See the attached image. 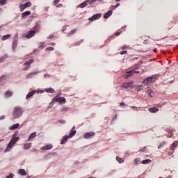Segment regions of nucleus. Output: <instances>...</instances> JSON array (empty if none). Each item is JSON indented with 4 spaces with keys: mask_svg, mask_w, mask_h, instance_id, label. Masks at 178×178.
Listing matches in <instances>:
<instances>
[{
    "mask_svg": "<svg viewBox=\"0 0 178 178\" xmlns=\"http://www.w3.org/2000/svg\"><path fill=\"white\" fill-rule=\"evenodd\" d=\"M24 112V110H23V108L15 106L13 111V119H18V118H20L23 115V113Z\"/></svg>",
    "mask_w": 178,
    "mask_h": 178,
    "instance_id": "nucleus-1",
    "label": "nucleus"
},
{
    "mask_svg": "<svg viewBox=\"0 0 178 178\" xmlns=\"http://www.w3.org/2000/svg\"><path fill=\"white\" fill-rule=\"evenodd\" d=\"M139 69V65H134L129 71L127 72V76L130 77V76H133V74H136V73H140V71H138Z\"/></svg>",
    "mask_w": 178,
    "mask_h": 178,
    "instance_id": "nucleus-2",
    "label": "nucleus"
},
{
    "mask_svg": "<svg viewBox=\"0 0 178 178\" xmlns=\"http://www.w3.org/2000/svg\"><path fill=\"white\" fill-rule=\"evenodd\" d=\"M18 140H20L19 137L13 138L8 143V145H7L6 148L5 149V152H9V151L12 149L15 144L17 143Z\"/></svg>",
    "mask_w": 178,
    "mask_h": 178,
    "instance_id": "nucleus-3",
    "label": "nucleus"
},
{
    "mask_svg": "<svg viewBox=\"0 0 178 178\" xmlns=\"http://www.w3.org/2000/svg\"><path fill=\"white\" fill-rule=\"evenodd\" d=\"M76 133H77L76 131H72V132L70 133L69 136L65 135L64 137H63L60 144L61 145L65 144L66 141H67L69 138H72V137H74V136H76Z\"/></svg>",
    "mask_w": 178,
    "mask_h": 178,
    "instance_id": "nucleus-4",
    "label": "nucleus"
},
{
    "mask_svg": "<svg viewBox=\"0 0 178 178\" xmlns=\"http://www.w3.org/2000/svg\"><path fill=\"white\" fill-rule=\"evenodd\" d=\"M53 101H55L56 102H59V104H66V99L65 97H59V95L56 96L54 99Z\"/></svg>",
    "mask_w": 178,
    "mask_h": 178,
    "instance_id": "nucleus-5",
    "label": "nucleus"
},
{
    "mask_svg": "<svg viewBox=\"0 0 178 178\" xmlns=\"http://www.w3.org/2000/svg\"><path fill=\"white\" fill-rule=\"evenodd\" d=\"M133 81L131 82H127V83H124L121 87L122 88H131V90H133V88H134V85H133Z\"/></svg>",
    "mask_w": 178,
    "mask_h": 178,
    "instance_id": "nucleus-6",
    "label": "nucleus"
},
{
    "mask_svg": "<svg viewBox=\"0 0 178 178\" xmlns=\"http://www.w3.org/2000/svg\"><path fill=\"white\" fill-rule=\"evenodd\" d=\"M33 62H34V60L33 59H30L28 61H26L24 65L25 66L24 68H23V70L26 71L28 69H30L31 67V63H33Z\"/></svg>",
    "mask_w": 178,
    "mask_h": 178,
    "instance_id": "nucleus-7",
    "label": "nucleus"
},
{
    "mask_svg": "<svg viewBox=\"0 0 178 178\" xmlns=\"http://www.w3.org/2000/svg\"><path fill=\"white\" fill-rule=\"evenodd\" d=\"M153 81L154 78L152 76H149L144 79L143 83L145 86H149V84H151V83H152Z\"/></svg>",
    "mask_w": 178,
    "mask_h": 178,
    "instance_id": "nucleus-8",
    "label": "nucleus"
},
{
    "mask_svg": "<svg viewBox=\"0 0 178 178\" xmlns=\"http://www.w3.org/2000/svg\"><path fill=\"white\" fill-rule=\"evenodd\" d=\"M35 31H30L29 32L24 34V37H26V38L28 40H30V38L35 35Z\"/></svg>",
    "mask_w": 178,
    "mask_h": 178,
    "instance_id": "nucleus-9",
    "label": "nucleus"
},
{
    "mask_svg": "<svg viewBox=\"0 0 178 178\" xmlns=\"http://www.w3.org/2000/svg\"><path fill=\"white\" fill-rule=\"evenodd\" d=\"M101 17V14H95L93 16H92L90 18H89V20L91 22L94 20H98V19H100Z\"/></svg>",
    "mask_w": 178,
    "mask_h": 178,
    "instance_id": "nucleus-10",
    "label": "nucleus"
},
{
    "mask_svg": "<svg viewBox=\"0 0 178 178\" xmlns=\"http://www.w3.org/2000/svg\"><path fill=\"white\" fill-rule=\"evenodd\" d=\"M134 88L136 90V91L140 92V91H141V90H143L144 87L143 86V85H135L134 86Z\"/></svg>",
    "mask_w": 178,
    "mask_h": 178,
    "instance_id": "nucleus-11",
    "label": "nucleus"
},
{
    "mask_svg": "<svg viewBox=\"0 0 178 178\" xmlns=\"http://www.w3.org/2000/svg\"><path fill=\"white\" fill-rule=\"evenodd\" d=\"M88 2H90V0L85 1L83 3L79 4L78 6V8H81V9H83V8H86V6H87V5H88Z\"/></svg>",
    "mask_w": 178,
    "mask_h": 178,
    "instance_id": "nucleus-12",
    "label": "nucleus"
},
{
    "mask_svg": "<svg viewBox=\"0 0 178 178\" xmlns=\"http://www.w3.org/2000/svg\"><path fill=\"white\" fill-rule=\"evenodd\" d=\"M19 126H20V124L19 123L14 124L8 127V130H15V129H19Z\"/></svg>",
    "mask_w": 178,
    "mask_h": 178,
    "instance_id": "nucleus-13",
    "label": "nucleus"
},
{
    "mask_svg": "<svg viewBox=\"0 0 178 178\" xmlns=\"http://www.w3.org/2000/svg\"><path fill=\"white\" fill-rule=\"evenodd\" d=\"M94 136H95V133L88 132L84 134V138H90V137H94Z\"/></svg>",
    "mask_w": 178,
    "mask_h": 178,
    "instance_id": "nucleus-14",
    "label": "nucleus"
},
{
    "mask_svg": "<svg viewBox=\"0 0 178 178\" xmlns=\"http://www.w3.org/2000/svg\"><path fill=\"white\" fill-rule=\"evenodd\" d=\"M52 145H47L44 147H42L40 149H42L43 151H48L49 149H51Z\"/></svg>",
    "mask_w": 178,
    "mask_h": 178,
    "instance_id": "nucleus-15",
    "label": "nucleus"
},
{
    "mask_svg": "<svg viewBox=\"0 0 178 178\" xmlns=\"http://www.w3.org/2000/svg\"><path fill=\"white\" fill-rule=\"evenodd\" d=\"M38 73H40V72H38V71L31 72L26 75V79H31V77H33V76H34L35 74H38Z\"/></svg>",
    "mask_w": 178,
    "mask_h": 178,
    "instance_id": "nucleus-16",
    "label": "nucleus"
},
{
    "mask_svg": "<svg viewBox=\"0 0 178 178\" xmlns=\"http://www.w3.org/2000/svg\"><path fill=\"white\" fill-rule=\"evenodd\" d=\"M112 13L113 12L111 10H108L106 13L104 15V19H108L110 16H112Z\"/></svg>",
    "mask_w": 178,
    "mask_h": 178,
    "instance_id": "nucleus-17",
    "label": "nucleus"
},
{
    "mask_svg": "<svg viewBox=\"0 0 178 178\" xmlns=\"http://www.w3.org/2000/svg\"><path fill=\"white\" fill-rule=\"evenodd\" d=\"M17 47V40L15 39L13 42V44H12L13 51H15V49H16Z\"/></svg>",
    "mask_w": 178,
    "mask_h": 178,
    "instance_id": "nucleus-18",
    "label": "nucleus"
},
{
    "mask_svg": "<svg viewBox=\"0 0 178 178\" xmlns=\"http://www.w3.org/2000/svg\"><path fill=\"white\" fill-rule=\"evenodd\" d=\"M35 94V90H33L32 92H29L26 97V99H29V98H31L33 95Z\"/></svg>",
    "mask_w": 178,
    "mask_h": 178,
    "instance_id": "nucleus-19",
    "label": "nucleus"
},
{
    "mask_svg": "<svg viewBox=\"0 0 178 178\" xmlns=\"http://www.w3.org/2000/svg\"><path fill=\"white\" fill-rule=\"evenodd\" d=\"M177 147V141H175L172 145L170 147V151H174L175 148Z\"/></svg>",
    "mask_w": 178,
    "mask_h": 178,
    "instance_id": "nucleus-20",
    "label": "nucleus"
},
{
    "mask_svg": "<svg viewBox=\"0 0 178 178\" xmlns=\"http://www.w3.org/2000/svg\"><path fill=\"white\" fill-rule=\"evenodd\" d=\"M30 15H31V12H30V11L24 12L22 14V19H24V17H26V16H30Z\"/></svg>",
    "mask_w": 178,
    "mask_h": 178,
    "instance_id": "nucleus-21",
    "label": "nucleus"
},
{
    "mask_svg": "<svg viewBox=\"0 0 178 178\" xmlns=\"http://www.w3.org/2000/svg\"><path fill=\"white\" fill-rule=\"evenodd\" d=\"M44 91L46 92H48L49 94H54V92H55V90H54V88H46L44 90Z\"/></svg>",
    "mask_w": 178,
    "mask_h": 178,
    "instance_id": "nucleus-22",
    "label": "nucleus"
},
{
    "mask_svg": "<svg viewBox=\"0 0 178 178\" xmlns=\"http://www.w3.org/2000/svg\"><path fill=\"white\" fill-rule=\"evenodd\" d=\"M36 136H37V133L33 132L32 134H31L29 135V137L27 141H30L31 140V138H34Z\"/></svg>",
    "mask_w": 178,
    "mask_h": 178,
    "instance_id": "nucleus-23",
    "label": "nucleus"
},
{
    "mask_svg": "<svg viewBox=\"0 0 178 178\" xmlns=\"http://www.w3.org/2000/svg\"><path fill=\"white\" fill-rule=\"evenodd\" d=\"M18 173L19 175H21V176H26L27 175V173L26 172V170L24 169H20L18 172Z\"/></svg>",
    "mask_w": 178,
    "mask_h": 178,
    "instance_id": "nucleus-24",
    "label": "nucleus"
},
{
    "mask_svg": "<svg viewBox=\"0 0 178 178\" xmlns=\"http://www.w3.org/2000/svg\"><path fill=\"white\" fill-rule=\"evenodd\" d=\"M6 98H9L10 97H12V92L8 90L4 94Z\"/></svg>",
    "mask_w": 178,
    "mask_h": 178,
    "instance_id": "nucleus-25",
    "label": "nucleus"
},
{
    "mask_svg": "<svg viewBox=\"0 0 178 178\" xmlns=\"http://www.w3.org/2000/svg\"><path fill=\"white\" fill-rule=\"evenodd\" d=\"M116 161H118V163H123V162H124V159H123L118 156L116 157Z\"/></svg>",
    "mask_w": 178,
    "mask_h": 178,
    "instance_id": "nucleus-26",
    "label": "nucleus"
},
{
    "mask_svg": "<svg viewBox=\"0 0 178 178\" xmlns=\"http://www.w3.org/2000/svg\"><path fill=\"white\" fill-rule=\"evenodd\" d=\"M166 145V142L163 141L160 143L159 146L158 147L159 149H161V148H163Z\"/></svg>",
    "mask_w": 178,
    "mask_h": 178,
    "instance_id": "nucleus-27",
    "label": "nucleus"
},
{
    "mask_svg": "<svg viewBox=\"0 0 178 178\" xmlns=\"http://www.w3.org/2000/svg\"><path fill=\"white\" fill-rule=\"evenodd\" d=\"M148 111L151 113H156V108L155 107H152V108H149L148 109Z\"/></svg>",
    "mask_w": 178,
    "mask_h": 178,
    "instance_id": "nucleus-28",
    "label": "nucleus"
},
{
    "mask_svg": "<svg viewBox=\"0 0 178 178\" xmlns=\"http://www.w3.org/2000/svg\"><path fill=\"white\" fill-rule=\"evenodd\" d=\"M10 35L7 34L6 35H3L1 38L2 41H6V40H8V38H10Z\"/></svg>",
    "mask_w": 178,
    "mask_h": 178,
    "instance_id": "nucleus-29",
    "label": "nucleus"
},
{
    "mask_svg": "<svg viewBox=\"0 0 178 178\" xmlns=\"http://www.w3.org/2000/svg\"><path fill=\"white\" fill-rule=\"evenodd\" d=\"M24 149H29V148H31V143H26L24 145Z\"/></svg>",
    "mask_w": 178,
    "mask_h": 178,
    "instance_id": "nucleus-30",
    "label": "nucleus"
},
{
    "mask_svg": "<svg viewBox=\"0 0 178 178\" xmlns=\"http://www.w3.org/2000/svg\"><path fill=\"white\" fill-rule=\"evenodd\" d=\"M172 29H173V23L170 22V23L168 24L167 31H169V30H172Z\"/></svg>",
    "mask_w": 178,
    "mask_h": 178,
    "instance_id": "nucleus-31",
    "label": "nucleus"
},
{
    "mask_svg": "<svg viewBox=\"0 0 178 178\" xmlns=\"http://www.w3.org/2000/svg\"><path fill=\"white\" fill-rule=\"evenodd\" d=\"M150 162H151V160L146 159V160L142 161L141 163H143V165H147V164L149 163Z\"/></svg>",
    "mask_w": 178,
    "mask_h": 178,
    "instance_id": "nucleus-32",
    "label": "nucleus"
},
{
    "mask_svg": "<svg viewBox=\"0 0 178 178\" xmlns=\"http://www.w3.org/2000/svg\"><path fill=\"white\" fill-rule=\"evenodd\" d=\"M146 92L149 95V97H152V90H151L149 88H147Z\"/></svg>",
    "mask_w": 178,
    "mask_h": 178,
    "instance_id": "nucleus-33",
    "label": "nucleus"
},
{
    "mask_svg": "<svg viewBox=\"0 0 178 178\" xmlns=\"http://www.w3.org/2000/svg\"><path fill=\"white\" fill-rule=\"evenodd\" d=\"M77 31L76 29H72L70 33H68L69 35H73V34H74V33H76Z\"/></svg>",
    "mask_w": 178,
    "mask_h": 178,
    "instance_id": "nucleus-34",
    "label": "nucleus"
},
{
    "mask_svg": "<svg viewBox=\"0 0 178 178\" xmlns=\"http://www.w3.org/2000/svg\"><path fill=\"white\" fill-rule=\"evenodd\" d=\"M134 163H136L137 165H138V163H141V159L139 158L135 159Z\"/></svg>",
    "mask_w": 178,
    "mask_h": 178,
    "instance_id": "nucleus-35",
    "label": "nucleus"
},
{
    "mask_svg": "<svg viewBox=\"0 0 178 178\" xmlns=\"http://www.w3.org/2000/svg\"><path fill=\"white\" fill-rule=\"evenodd\" d=\"M26 8L25 7V6L24 4L21 5L19 6V10L20 12H23V10H24V9H26Z\"/></svg>",
    "mask_w": 178,
    "mask_h": 178,
    "instance_id": "nucleus-36",
    "label": "nucleus"
},
{
    "mask_svg": "<svg viewBox=\"0 0 178 178\" xmlns=\"http://www.w3.org/2000/svg\"><path fill=\"white\" fill-rule=\"evenodd\" d=\"M24 5L25 6V8H30V6H31V2L29 1Z\"/></svg>",
    "mask_w": 178,
    "mask_h": 178,
    "instance_id": "nucleus-37",
    "label": "nucleus"
},
{
    "mask_svg": "<svg viewBox=\"0 0 178 178\" xmlns=\"http://www.w3.org/2000/svg\"><path fill=\"white\" fill-rule=\"evenodd\" d=\"M0 5H1V6L6 5V0H0Z\"/></svg>",
    "mask_w": 178,
    "mask_h": 178,
    "instance_id": "nucleus-38",
    "label": "nucleus"
},
{
    "mask_svg": "<svg viewBox=\"0 0 178 178\" xmlns=\"http://www.w3.org/2000/svg\"><path fill=\"white\" fill-rule=\"evenodd\" d=\"M120 6V3H117L116 5L112 6L111 8H114V9H116L117 8H119Z\"/></svg>",
    "mask_w": 178,
    "mask_h": 178,
    "instance_id": "nucleus-39",
    "label": "nucleus"
},
{
    "mask_svg": "<svg viewBox=\"0 0 178 178\" xmlns=\"http://www.w3.org/2000/svg\"><path fill=\"white\" fill-rule=\"evenodd\" d=\"M17 134H19V132L15 131L13 135V138H17V137H16V136H17Z\"/></svg>",
    "mask_w": 178,
    "mask_h": 178,
    "instance_id": "nucleus-40",
    "label": "nucleus"
},
{
    "mask_svg": "<svg viewBox=\"0 0 178 178\" xmlns=\"http://www.w3.org/2000/svg\"><path fill=\"white\" fill-rule=\"evenodd\" d=\"M54 47H47L46 49H45V51H54Z\"/></svg>",
    "mask_w": 178,
    "mask_h": 178,
    "instance_id": "nucleus-41",
    "label": "nucleus"
},
{
    "mask_svg": "<svg viewBox=\"0 0 178 178\" xmlns=\"http://www.w3.org/2000/svg\"><path fill=\"white\" fill-rule=\"evenodd\" d=\"M55 102H56V101H54V99H52V101L50 102L49 105H50V108L51 106H54V104H55Z\"/></svg>",
    "mask_w": 178,
    "mask_h": 178,
    "instance_id": "nucleus-42",
    "label": "nucleus"
},
{
    "mask_svg": "<svg viewBox=\"0 0 178 178\" xmlns=\"http://www.w3.org/2000/svg\"><path fill=\"white\" fill-rule=\"evenodd\" d=\"M15 177V175L13 173L10 174L8 176L6 177V178H13Z\"/></svg>",
    "mask_w": 178,
    "mask_h": 178,
    "instance_id": "nucleus-43",
    "label": "nucleus"
},
{
    "mask_svg": "<svg viewBox=\"0 0 178 178\" xmlns=\"http://www.w3.org/2000/svg\"><path fill=\"white\" fill-rule=\"evenodd\" d=\"M128 48H129V46L125 44L121 47V49H127Z\"/></svg>",
    "mask_w": 178,
    "mask_h": 178,
    "instance_id": "nucleus-44",
    "label": "nucleus"
},
{
    "mask_svg": "<svg viewBox=\"0 0 178 178\" xmlns=\"http://www.w3.org/2000/svg\"><path fill=\"white\" fill-rule=\"evenodd\" d=\"M97 0H91V1H89L88 3L89 5H92V3H94V2H97Z\"/></svg>",
    "mask_w": 178,
    "mask_h": 178,
    "instance_id": "nucleus-45",
    "label": "nucleus"
},
{
    "mask_svg": "<svg viewBox=\"0 0 178 178\" xmlns=\"http://www.w3.org/2000/svg\"><path fill=\"white\" fill-rule=\"evenodd\" d=\"M172 136H173V134L172 132L169 133L168 135H167V137L168 138H170V137H172Z\"/></svg>",
    "mask_w": 178,
    "mask_h": 178,
    "instance_id": "nucleus-46",
    "label": "nucleus"
},
{
    "mask_svg": "<svg viewBox=\"0 0 178 178\" xmlns=\"http://www.w3.org/2000/svg\"><path fill=\"white\" fill-rule=\"evenodd\" d=\"M165 131H167L168 133H172L173 130L170 129H166Z\"/></svg>",
    "mask_w": 178,
    "mask_h": 178,
    "instance_id": "nucleus-47",
    "label": "nucleus"
},
{
    "mask_svg": "<svg viewBox=\"0 0 178 178\" xmlns=\"http://www.w3.org/2000/svg\"><path fill=\"white\" fill-rule=\"evenodd\" d=\"M125 54H127V51H122L120 52V55H125Z\"/></svg>",
    "mask_w": 178,
    "mask_h": 178,
    "instance_id": "nucleus-48",
    "label": "nucleus"
},
{
    "mask_svg": "<svg viewBox=\"0 0 178 178\" xmlns=\"http://www.w3.org/2000/svg\"><path fill=\"white\" fill-rule=\"evenodd\" d=\"M65 111H67V107H63V108L61 109V112H65Z\"/></svg>",
    "mask_w": 178,
    "mask_h": 178,
    "instance_id": "nucleus-49",
    "label": "nucleus"
},
{
    "mask_svg": "<svg viewBox=\"0 0 178 178\" xmlns=\"http://www.w3.org/2000/svg\"><path fill=\"white\" fill-rule=\"evenodd\" d=\"M52 38H54V35H50L49 37H47L48 40H52Z\"/></svg>",
    "mask_w": 178,
    "mask_h": 178,
    "instance_id": "nucleus-50",
    "label": "nucleus"
},
{
    "mask_svg": "<svg viewBox=\"0 0 178 178\" xmlns=\"http://www.w3.org/2000/svg\"><path fill=\"white\" fill-rule=\"evenodd\" d=\"M59 1L60 0H54V5H58V3H59Z\"/></svg>",
    "mask_w": 178,
    "mask_h": 178,
    "instance_id": "nucleus-51",
    "label": "nucleus"
},
{
    "mask_svg": "<svg viewBox=\"0 0 178 178\" xmlns=\"http://www.w3.org/2000/svg\"><path fill=\"white\" fill-rule=\"evenodd\" d=\"M74 129H76V126H74V127H72V129L71 131H70V133H72V131H76V130H74Z\"/></svg>",
    "mask_w": 178,
    "mask_h": 178,
    "instance_id": "nucleus-52",
    "label": "nucleus"
},
{
    "mask_svg": "<svg viewBox=\"0 0 178 178\" xmlns=\"http://www.w3.org/2000/svg\"><path fill=\"white\" fill-rule=\"evenodd\" d=\"M3 119H5V115H1L0 117V120H3Z\"/></svg>",
    "mask_w": 178,
    "mask_h": 178,
    "instance_id": "nucleus-53",
    "label": "nucleus"
},
{
    "mask_svg": "<svg viewBox=\"0 0 178 178\" xmlns=\"http://www.w3.org/2000/svg\"><path fill=\"white\" fill-rule=\"evenodd\" d=\"M39 48H40V49H42L44 48V45L40 44V45L39 46Z\"/></svg>",
    "mask_w": 178,
    "mask_h": 178,
    "instance_id": "nucleus-54",
    "label": "nucleus"
},
{
    "mask_svg": "<svg viewBox=\"0 0 178 178\" xmlns=\"http://www.w3.org/2000/svg\"><path fill=\"white\" fill-rule=\"evenodd\" d=\"M63 5L62 4H58L56 6V8H62Z\"/></svg>",
    "mask_w": 178,
    "mask_h": 178,
    "instance_id": "nucleus-55",
    "label": "nucleus"
},
{
    "mask_svg": "<svg viewBox=\"0 0 178 178\" xmlns=\"http://www.w3.org/2000/svg\"><path fill=\"white\" fill-rule=\"evenodd\" d=\"M4 77H5V75L1 76L0 78V80H3Z\"/></svg>",
    "mask_w": 178,
    "mask_h": 178,
    "instance_id": "nucleus-56",
    "label": "nucleus"
},
{
    "mask_svg": "<svg viewBox=\"0 0 178 178\" xmlns=\"http://www.w3.org/2000/svg\"><path fill=\"white\" fill-rule=\"evenodd\" d=\"M120 35V32H116L115 33V35Z\"/></svg>",
    "mask_w": 178,
    "mask_h": 178,
    "instance_id": "nucleus-57",
    "label": "nucleus"
},
{
    "mask_svg": "<svg viewBox=\"0 0 178 178\" xmlns=\"http://www.w3.org/2000/svg\"><path fill=\"white\" fill-rule=\"evenodd\" d=\"M44 76V77H47V76H48V77L49 76V75L47 74H45Z\"/></svg>",
    "mask_w": 178,
    "mask_h": 178,
    "instance_id": "nucleus-58",
    "label": "nucleus"
},
{
    "mask_svg": "<svg viewBox=\"0 0 178 178\" xmlns=\"http://www.w3.org/2000/svg\"><path fill=\"white\" fill-rule=\"evenodd\" d=\"M111 9H113V10H115V7H112V6H111Z\"/></svg>",
    "mask_w": 178,
    "mask_h": 178,
    "instance_id": "nucleus-59",
    "label": "nucleus"
},
{
    "mask_svg": "<svg viewBox=\"0 0 178 178\" xmlns=\"http://www.w3.org/2000/svg\"><path fill=\"white\" fill-rule=\"evenodd\" d=\"M50 45H56V44L53 42V43H51Z\"/></svg>",
    "mask_w": 178,
    "mask_h": 178,
    "instance_id": "nucleus-60",
    "label": "nucleus"
},
{
    "mask_svg": "<svg viewBox=\"0 0 178 178\" xmlns=\"http://www.w3.org/2000/svg\"><path fill=\"white\" fill-rule=\"evenodd\" d=\"M76 45H80V42H78Z\"/></svg>",
    "mask_w": 178,
    "mask_h": 178,
    "instance_id": "nucleus-61",
    "label": "nucleus"
},
{
    "mask_svg": "<svg viewBox=\"0 0 178 178\" xmlns=\"http://www.w3.org/2000/svg\"><path fill=\"white\" fill-rule=\"evenodd\" d=\"M122 105H124V103H120V106H122Z\"/></svg>",
    "mask_w": 178,
    "mask_h": 178,
    "instance_id": "nucleus-62",
    "label": "nucleus"
},
{
    "mask_svg": "<svg viewBox=\"0 0 178 178\" xmlns=\"http://www.w3.org/2000/svg\"><path fill=\"white\" fill-rule=\"evenodd\" d=\"M15 38H17V33L15 34Z\"/></svg>",
    "mask_w": 178,
    "mask_h": 178,
    "instance_id": "nucleus-63",
    "label": "nucleus"
},
{
    "mask_svg": "<svg viewBox=\"0 0 178 178\" xmlns=\"http://www.w3.org/2000/svg\"><path fill=\"white\" fill-rule=\"evenodd\" d=\"M168 154H169V155H172V152H170L168 153Z\"/></svg>",
    "mask_w": 178,
    "mask_h": 178,
    "instance_id": "nucleus-64",
    "label": "nucleus"
}]
</instances>
